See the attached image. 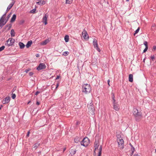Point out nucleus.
Masks as SVG:
<instances>
[{"mask_svg": "<svg viewBox=\"0 0 156 156\" xmlns=\"http://www.w3.org/2000/svg\"><path fill=\"white\" fill-rule=\"evenodd\" d=\"M5 15V14H4V15H3V16L2 17V18H1L0 20H2V22L3 23H5V24L6 23V21L5 22V21H4L5 17H4V16Z\"/></svg>", "mask_w": 156, "mask_h": 156, "instance_id": "nucleus-26", "label": "nucleus"}, {"mask_svg": "<svg viewBox=\"0 0 156 156\" xmlns=\"http://www.w3.org/2000/svg\"><path fill=\"white\" fill-rule=\"evenodd\" d=\"M5 48V47L4 46H3L1 47H0V51H2Z\"/></svg>", "mask_w": 156, "mask_h": 156, "instance_id": "nucleus-30", "label": "nucleus"}, {"mask_svg": "<svg viewBox=\"0 0 156 156\" xmlns=\"http://www.w3.org/2000/svg\"><path fill=\"white\" fill-rule=\"evenodd\" d=\"M112 102L113 108L115 111H119L120 109V107L118 103L116 101Z\"/></svg>", "mask_w": 156, "mask_h": 156, "instance_id": "nucleus-7", "label": "nucleus"}, {"mask_svg": "<svg viewBox=\"0 0 156 156\" xmlns=\"http://www.w3.org/2000/svg\"><path fill=\"white\" fill-rule=\"evenodd\" d=\"M49 41H50L49 39H47L45 41L41 42L40 44L41 45H45L48 43L49 42Z\"/></svg>", "mask_w": 156, "mask_h": 156, "instance_id": "nucleus-15", "label": "nucleus"}, {"mask_svg": "<svg viewBox=\"0 0 156 156\" xmlns=\"http://www.w3.org/2000/svg\"><path fill=\"white\" fill-rule=\"evenodd\" d=\"M30 70H29V69H26L25 71V72L26 73H28V72Z\"/></svg>", "mask_w": 156, "mask_h": 156, "instance_id": "nucleus-41", "label": "nucleus"}, {"mask_svg": "<svg viewBox=\"0 0 156 156\" xmlns=\"http://www.w3.org/2000/svg\"><path fill=\"white\" fill-rule=\"evenodd\" d=\"M74 140L75 142L76 143H77L78 142V140H77V139H75Z\"/></svg>", "mask_w": 156, "mask_h": 156, "instance_id": "nucleus-46", "label": "nucleus"}, {"mask_svg": "<svg viewBox=\"0 0 156 156\" xmlns=\"http://www.w3.org/2000/svg\"><path fill=\"white\" fill-rule=\"evenodd\" d=\"M15 40L12 38H9L7 41V44L8 46H12L15 43Z\"/></svg>", "mask_w": 156, "mask_h": 156, "instance_id": "nucleus-9", "label": "nucleus"}, {"mask_svg": "<svg viewBox=\"0 0 156 156\" xmlns=\"http://www.w3.org/2000/svg\"><path fill=\"white\" fill-rule=\"evenodd\" d=\"M65 41L66 42H68L69 40V36L68 35H66L65 36L64 38Z\"/></svg>", "mask_w": 156, "mask_h": 156, "instance_id": "nucleus-27", "label": "nucleus"}, {"mask_svg": "<svg viewBox=\"0 0 156 156\" xmlns=\"http://www.w3.org/2000/svg\"><path fill=\"white\" fill-rule=\"evenodd\" d=\"M117 141L118 144V147L119 149H123L124 148V141L122 138H118Z\"/></svg>", "mask_w": 156, "mask_h": 156, "instance_id": "nucleus-3", "label": "nucleus"}, {"mask_svg": "<svg viewBox=\"0 0 156 156\" xmlns=\"http://www.w3.org/2000/svg\"><path fill=\"white\" fill-rule=\"evenodd\" d=\"M32 44V41H28L26 45V47L27 48H29L31 46Z\"/></svg>", "mask_w": 156, "mask_h": 156, "instance_id": "nucleus-21", "label": "nucleus"}, {"mask_svg": "<svg viewBox=\"0 0 156 156\" xmlns=\"http://www.w3.org/2000/svg\"><path fill=\"white\" fill-rule=\"evenodd\" d=\"M76 151V150L75 149H71L69 151L70 154L71 156H72L75 154Z\"/></svg>", "mask_w": 156, "mask_h": 156, "instance_id": "nucleus-16", "label": "nucleus"}, {"mask_svg": "<svg viewBox=\"0 0 156 156\" xmlns=\"http://www.w3.org/2000/svg\"><path fill=\"white\" fill-rule=\"evenodd\" d=\"M36 56L37 57H39L40 56V55L39 54H36Z\"/></svg>", "mask_w": 156, "mask_h": 156, "instance_id": "nucleus-48", "label": "nucleus"}, {"mask_svg": "<svg viewBox=\"0 0 156 156\" xmlns=\"http://www.w3.org/2000/svg\"><path fill=\"white\" fill-rule=\"evenodd\" d=\"M16 95L15 94H13L12 95V98L13 99H15L16 98Z\"/></svg>", "mask_w": 156, "mask_h": 156, "instance_id": "nucleus-34", "label": "nucleus"}, {"mask_svg": "<svg viewBox=\"0 0 156 156\" xmlns=\"http://www.w3.org/2000/svg\"><path fill=\"white\" fill-rule=\"evenodd\" d=\"M40 104V103L37 101L36 102V105H39Z\"/></svg>", "mask_w": 156, "mask_h": 156, "instance_id": "nucleus-43", "label": "nucleus"}, {"mask_svg": "<svg viewBox=\"0 0 156 156\" xmlns=\"http://www.w3.org/2000/svg\"><path fill=\"white\" fill-rule=\"evenodd\" d=\"M2 20H0V27L5 25V23H2Z\"/></svg>", "mask_w": 156, "mask_h": 156, "instance_id": "nucleus-31", "label": "nucleus"}, {"mask_svg": "<svg viewBox=\"0 0 156 156\" xmlns=\"http://www.w3.org/2000/svg\"><path fill=\"white\" fill-rule=\"evenodd\" d=\"M31 101H29L28 102V103L27 104H28L29 103H30V102Z\"/></svg>", "mask_w": 156, "mask_h": 156, "instance_id": "nucleus-52", "label": "nucleus"}, {"mask_svg": "<svg viewBox=\"0 0 156 156\" xmlns=\"http://www.w3.org/2000/svg\"><path fill=\"white\" fill-rule=\"evenodd\" d=\"M93 44L94 47L99 52L100 51V50L98 47V45L97 42V41L96 39H94L93 40Z\"/></svg>", "mask_w": 156, "mask_h": 156, "instance_id": "nucleus-8", "label": "nucleus"}, {"mask_svg": "<svg viewBox=\"0 0 156 156\" xmlns=\"http://www.w3.org/2000/svg\"><path fill=\"white\" fill-rule=\"evenodd\" d=\"M129 145L131 147V151L132 152H131V155H132L135 151V148L134 147H133V145L131 144H130Z\"/></svg>", "mask_w": 156, "mask_h": 156, "instance_id": "nucleus-22", "label": "nucleus"}, {"mask_svg": "<svg viewBox=\"0 0 156 156\" xmlns=\"http://www.w3.org/2000/svg\"><path fill=\"white\" fill-rule=\"evenodd\" d=\"M129 0H126V2H129Z\"/></svg>", "mask_w": 156, "mask_h": 156, "instance_id": "nucleus-55", "label": "nucleus"}, {"mask_svg": "<svg viewBox=\"0 0 156 156\" xmlns=\"http://www.w3.org/2000/svg\"><path fill=\"white\" fill-rule=\"evenodd\" d=\"M88 112L91 114H94V108L93 104L90 103L87 105Z\"/></svg>", "mask_w": 156, "mask_h": 156, "instance_id": "nucleus-6", "label": "nucleus"}, {"mask_svg": "<svg viewBox=\"0 0 156 156\" xmlns=\"http://www.w3.org/2000/svg\"><path fill=\"white\" fill-rule=\"evenodd\" d=\"M40 93V92H39V91H37L35 94V95H37V94H39Z\"/></svg>", "mask_w": 156, "mask_h": 156, "instance_id": "nucleus-39", "label": "nucleus"}, {"mask_svg": "<svg viewBox=\"0 0 156 156\" xmlns=\"http://www.w3.org/2000/svg\"><path fill=\"white\" fill-rule=\"evenodd\" d=\"M15 32L14 30L12 29L11 31V35L12 37H14L15 36Z\"/></svg>", "mask_w": 156, "mask_h": 156, "instance_id": "nucleus-24", "label": "nucleus"}, {"mask_svg": "<svg viewBox=\"0 0 156 156\" xmlns=\"http://www.w3.org/2000/svg\"><path fill=\"white\" fill-rule=\"evenodd\" d=\"M10 99L9 97H6L2 101V103L3 104L8 103L10 101Z\"/></svg>", "mask_w": 156, "mask_h": 156, "instance_id": "nucleus-14", "label": "nucleus"}, {"mask_svg": "<svg viewBox=\"0 0 156 156\" xmlns=\"http://www.w3.org/2000/svg\"><path fill=\"white\" fill-rule=\"evenodd\" d=\"M110 80H108V85L109 86H110Z\"/></svg>", "mask_w": 156, "mask_h": 156, "instance_id": "nucleus-37", "label": "nucleus"}, {"mask_svg": "<svg viewBox=\"0 0 156 156\" xmlns=\"http://www.w3.org/2000/svg\"><path fill=\"white\" fill-rule=\"evenodd\" d=\"M112 102H115V101H116V100H115V95L114 93H112Z\"/></svg>", "mask_w": 156, "mask_h": 156, "instance_id": "nucleus-25", "label": "nucleus"}, {"mask_svg": "<svg viewBox=\"0 0 156 156\" xmlns=\"http://www.w3.org/2000/svg\"><path fill=\"white\" fill-rule=\"evenodd\" d=\"M155 152H156V149H155Z\"/></svg>", "mask_w": 156, "mask_h": 156, "instance_id": "nucleus-57", "label": "nucleus"}, {"mask_svg": "<svg viewBox=\"0 0 156 156\" xmlns=\"http://www.w3.org/2000/svg\"><path fill=\"white\" fill-rule=\"evenodd\" d=\"M14 3H15L14 2H12V3H11L7 7V11H9L11 9V8L12 7V6L14 4Z\"/></svg>", "mask_w": 156, "mask_h": 156, "instance_id": "nucleus-17", "label": "nucleus"}, {"mask_svg": "<svg viewBox=\"0 0 156 156\" xmlns=\"http://www.w3.org/2000/svg\"><path fill=\"white\" fill-rule=\"evenodd\" d=\"M91 90V86L89 84H84L82 87V91L85 94L90 93Z\"/></svg>", "mask_w": 156, "mask_h": 156, "instance_id": "nucleus-2", "label": "nucleus"}, {"mask_svg": "<svg viewBox=\"0 0 156 156\" xmlns=\"http://www.w3.org/2000/svg\"><path fill=\"white\" fill-rule=\"evenodd\" d=\"M39 144L37 143L35 144L32 148V150L33 151H35L37 148V147L39 146Z\"/></svg>", "mask_w": 156, "mask_h": 156, "instance_id": "nucleus-19", "label": "nucleus"}, {"mask_svg": "<svg viewBox=\"0 0 156 156\" xmlns=\"http://www.w3.org/2000/svg\"><path fill=\"white\" fill-rule=\"evenodd\" d=\"M30 132L29 131L28 133H27V136L28 137L29 136V134H30Z\"/></svg>", "mask_w": 156, "mask_h": 156, "instance_id": "nucleus-44", "label": "nucleus"}, {"mask_svg": "<svg viewBox=\"0 0 156 156\" xmlns=\"http://www.w3.org/2000/svg\"><path fill=\"white\" fill-rule=\"evenodd\" d=\"M155 27V24H154V25H153L152 26V30H153V29L152 27Z\"/></svg>", "mask_w": 156, "mask_h": 156, "instance_id": "nucleus-45", "label": "nucleus"}, {"mask_svg": "<svg viewBox=\"0 0 156 156\" xmlns=\"http://www.w3.org/2000/svg\"><path fill=\"white\" fill-rule=\"evenodd\" d=\"M144 61H145V59H144Z\"/></svg>", "mask_w": 156, "mask_h": 156, "instance_id": "nucleus-56", "label": "nucleus"}, {"mask_svg": "<svg viewBox=\"0 0 156 156\" xmlns=\"http://www.w3.org/2000/svg\"><path fill=\"white\" fill-rule=\"evenodd\" d=\"M148 48V47H146L145 49L144 50L143 52H146L147 51Z\"/></svg>", "mask_w": 156, "mask_h": 156, "instance_id": "nucleus-33", "label": "nucleus"}, {"mask_svg": "<svg viewBox=\"0 0 156 156\" xmlns=\"http://www.w3.org/2000/svg\"><path fill=\"white\" fill-rule=\"evenodd\" d=\"M2 105L1 106V107H0V109H1V108H2Z\"/></svg>", "mask_w": 156, "mask_h": 156, "instance_id": "nucleus-54", "label": "nucleus"}, {"mask_svg": "<svg viewBox=\"0 0 156 156\" xmlns=\"http://www.w3.org/2000/svg\"><path fill=\"white\" fill-rule=\"evenodd\" d=\"M90 143V141L87 137H85L83 138L80 142L81 145L84 147L87 146Z\"/></svg>", "mask_w": 156, "mask_h": 156, "instance_id": "nucleus-4", "label": "nucleus"}, {"mask_svg": "<svg viewBox=\"0 0 156 156\" xmlns=\"http://www.w3.org/2000/svg\"><path fill=\"white\" fill-rule=\"evenodd\" d=\"M60 76H57V77H56V80H57V79H59V78H60Z\"/></svg>", "mask_w": 156, "mask_h": 156, "instance_id": "nucleus-47", "label": "nucleus"}, {"mask_svg": "<svg viewBox=\"0 0 156 156\" xmlns=\"http://www.w3.org/2000/svg\"><path fill=\"white\" fill-rule=\"evenodd\" d=\"M140 30V28L138 27L137 29L136 30L135 33L134 34V35L135 34H137L139 31V30Z\"/></svg>", "mask_w": 156, "mask_h": 156, "instance_id": "nucleus-32", "label": "nucleus"}, {"mask_svg": "<svg viewBox=\"0 0 156 156\" xmlns=\"http://www.w3.org/2000/svg\"><path fill=\"white\" fill-rule=\"evenodd\" d=\"M133 114L136 117H141L142 113L140 112H139L136 108H134L133 110Z\"/></svg>", "mask_w": 156, "mask_h": 156, "instance_id": "nucleus-5", "label": "nucleus"}, {"mask_svg": "<svg viewBox=\"0 0 156 156\" xmlns=\"http://www.w3.org/2000/svg\"><path fill=\"white\" fill-rule=\"evenodd\" d=\"M10 14L8 16V18H9L10 17Z\"/></svg>", "mask_w": 156, "mask_h": 156, "instance_id": "nucleus-53", "label": "nucleus"}, {"mask_svg": "<svg viewBox=\"0 0 156 156\" xmlns=\"http://www.w3.org/2000/svg\"><path fill=\"white\" fill-rule=\"evenodd\" d=\"M35 11V9H34L33 10H32L31 11V12L32 13H34V12Z\"/></svg>", "mask_w": 156, "mask_h": 156, "instance_id": "nucleus-40", "label": "nucleus"}, {"mask_svg": "<svg viewBox=\"0 0 156 156\" xmlns=\"http://www.w3.org/2000/svg\"><path fill=\"white\" fill-rule=\"evenodd\" d=\"M58 86H59V84L58 83L57 84V85H56V89H57L58 88Z\"/></svg>", "mask_w": 156, "mask_h": 156, "instance_id": "nucleus-49", "label": "nucleus"}, {"mask_svg": "<svg viewBox=\"0 0 156 156\" xmlns=\"http://www.w3.org/2000/svg\"><path fill=\"white\" fill-rule=\"evenodd\" d=\"M66 149V148H64L63 149V151H64Z\"/></svg>", "mask_w": 156, "mask_h": 156, "instance_id": "nucleus-51", "label": "nucleus"}, {"mask_svg": "<svg viewBox=\"0 0 156 156\" xmlns=\"http://www.w3.org/2000/svg\"><path fill=\"white\" fill-rule=\"evenodd\" d=\"M16 15L14 14L13 15L12 18H11V21H10L11 22H12H12H14L15 21V20L16 19Z\"/></svg>", "mask_w": 156, "mask_h": 156, "instance_id": "nucleus-20", "label": "nucleus"}, {"mask_svg": "<svg viewBox=\"0 0 156 156\" xmlns=\"http://www.w3.org/2000/svg\"><path fill=\"white\" fill-rule=\"evenodd\" d=\"M47 2V0H39V1L37 2L38 4L42 5L45 4Z\"/></svg>", "mask_w": 156, "mask_h": 156, "instance_id": "nucleus-13", "label": "nucleus"}, {"mask_svg": "<svg viewBox=\"0 0 156 156\" xmlns=\"http://www.w3.org/2000/svg\"><path fill=\"white\" fill-rule=\"evenodd\" d=\"M133 156H140L137 154H134Z\"/></svg>", "mask_w": 156, "mask_h": 156, "instance_id": "nucleus-50", "label": "nucleus"}, {"mask_svg": "<svg viewBox=\"0 0 156 156\" xmlns=\"http://www.w3.org/2000/svg\"><path fill=\"white\" fill-rule=\"evenodd\" d=\"M82 36L85 39H88L89 36L87 31L85 30H83L82 33Z\"/></svg>", "mask_w": 156, "mask_h": 156, "instance_id": "nucleus-12", "label": "nucleus"}, {"mask_svg": "<svg viewBox=\"0 0 156 156\" xmlns=\"http://www.w3.org/2000/svg\"><path fill=\"white\" fill-rule=\"evenodd\" d=\"M153 49L154 50H156V46H154L153 47Z\"/></svg>", "mask_w": 156, "mask_h": 156, "instance_id": "nucleus-42", "label": "nucleus"}, {"mask_svg": "<svg viewBox=\"0 0 156 156\" xmlns=\"http://www.w3.org/2000/svg\"><path fill=\"white\" fill-rule=\"evenodd\" d=\"M33 73L32 72H30L29 73V75L30 76H32V75H33Z\"/></svg>", "mask_w": 156, "mask_h": 156, "instance_id": "nucleus-38", "label": "nucleus"}, {"mask_svg": "<svg viewBox=\"0 0 156 156\" xmlns=\"http://www.w3.org/2000/svg\"><path fill=\"white\" fill-rule=\"evenodd\" d=\"M151 59H152V60L153 61L154 59V55H153L151 56Z\"/></svg>", "mask_w": 156, "mask_h": 156, "instance_id": "nucleus-36", "label": "nucleus"}, {"mask_svg": "<svg viewBox=\"0 0 156 156\" xmlns=\"http://www.w3.org/2000/svg\"><path fill=\"white\" fill-rule=\"evenodd\" d=\"M46 66L45 64L43 63L40 64L37 67V69L38 70H40L46 68Z\"/></svg>", "mask_w": 156, "mask_h": 156, "instance_id": "nucleus-10", "label": "nucleus"}, {"mask_svg": "<svg viewBox=\"0 0 156 156\" xmlns=\"http://www.w3.org/2000/svg\"><path fill=\"white\" fill-rule=\"evenodd\" d=\"M94 155H96V151L98 150V152L97 156H101L102 150V146L101 145L99 146V142L98 140H95L94 144Z\"/></svg>", "mask_w": 156, "mask_h": 156, "instance_id": "nucleus-1", "label": "nucleus"}, {"mask_svg": "<svg viewBox=\"0 0 156 156\" xmlns=\"http://www.w3.org/2000/svg\"><path fill=\"white\" fill-rule=\"evenodd\" d=\"M129 80L130 82H132L133 80V75L132 74H130L129 76Z\"/></svg>", "mask_w": 156, "mask_h": 156, "instance_id": "nucleus-18", "label": "nucleus"}, {"mask_svg": "<svg viewBox=\"0 0 156 156\" xmlns=\"http://www.w3.org/2000/svg\"><path fill=\"white\" fill-rule=\"evenodd\" d=\"M144 44L145 45V47H148L147 42V41H144Z\"/></svg>", "mask_w": 156, "mask_h": 156, "instance_id": "nucleus-35", "label": "nucleus"}, {"mask_svg": "<svg viewBox=\"0 0 156 156\" xmlns=\"http://www.w3.org/2000/svg\"><path fill=\"white\" fill-rule=\"evenodd\" d=\"M19 45L20 46V48L21 49L23 48L25 46L24 44L21 42H20L19 43Z\"/></svg>", "mask_w": 156, "mask_h": 156, "instance_id": "nucleus-23", "label": "nucleus"}, {"mask_svg": "<svg viewBox=\"0 0 156 156\" xmlns=\"http://www.w3.org/2000/svg\"><path fill=\"white\" fill-rule=\"evenodd\" d=\"M72 0H66V3L70 4L72 2Z\"/></svg>", "mask_w": 156, "mask_h": 156, "instance_id": "nucleus-29", "label": "nucleus"}, {"mask_svg": "<svg viewBox=\"0 0 156 156\" xmlns=\"http://www.w3.org/2000/svg\"><path fill=\"white\" fill-rule=\"evenodd\" d=\"M69 54V52L68 51H65L63 53L62 55L64 56H66L68 55Z\"/></svg>", "mask_w": 156, "mask_h": 156, "instance_id": "nucleus-28", "label": "nucleus"}, {"mask_svg": "<svg viewBox=\"0 0 156 156\" xmlns=\"http://www.w3.org/2000/svg\"><path fill=\"white\" fill-rule=\"evenodd\" d=\"M48 17V15L47 14H46L42 19V22L44 23L45 25L47 24V19Z\"/></svg>", "mask_w": 156, "mask_h": 156, "instance_id": "nucleus-11", "label": "nucleus"}]
</instances>
